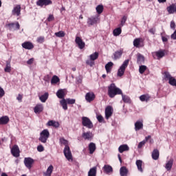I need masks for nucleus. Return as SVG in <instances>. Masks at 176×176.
<instances>
[{
  "mask_svg": "<svg viewBox=\"0 0 176 176\" xmlns=\"http://www.w3.org/2000/svg\"><path fill=\"white\" fill-rule=\"evenodd\" d=\"M175 27H176V25H175V22H174V21H172L170 22V28H171L172 30H175Z\"/></svg>",
  "mask_w": 176,
  "mask_h": 176,
  "instance_id": "e2e57ef3",
  "label": "nucleus"
},
{
  "mask_svg": "<svg viewBox=\"0 0 176 176\" xmlns=\"http://www.w3.org/2000/svg\"><path fill=\"white\" fill-rule=\"evenodd\" d=\"M23 49L26 50H32L34 49V44L30 41H25L21 45Z\"/></svg>",
  "mask_w": 176,
  "mask_h": 176,
  "instance_id": "f8f14e48",
  "label": "nucleus"
},
{
  "mask_svg": "<svg viewBox=\"0 0 176 176\" xmlns=\"http://www.w3.org/2000/svg\"><path fill=\"white\" fill-rule=\"evenodd\" d=\"M160 155V153L159 152V150L157 148H155L152 153V158L153 160H157V159H159Z\"/></svg>",
  "mask_w": 176,
  "mask_h": 176,
  "instance_id": "bb28decb",
  "label": "nucleus"
},
{
  "mask_svg": "<svg viewBox=\"0 0 176 176\" xmlns=\"http://www.w3.org/2000/svg\"><path fill=\"white\" fill-rule=\"evenodd\" d=\"M169 85L170 86H175L176 87V79L174 77L170 78V79L168 80Z\"/></svg>",
  "mask_w": 176,
  "mask_h": 176,
  "instance_id": "864d4df0",
  "label": "nucleus"
},
{
  "mask_svg": "<svg viewBox=\"0 0 176 176\" xmlns=\"http://www.w3.org/2000/svg\"><path fill=\"white\" fill-rule=\"evenodd\" d=\"M145 144H146V142H145V141H142V142H140L139 144H138V148H139V149H141V148H142V146H144V145H145Z\"/></svg>",
  "mask_w": 176,
  "mask_h": 176,
  "instance_id": "bf43d9fd",
  "label": "nucleus"
},
{
  "mask_svg": "<svg viewBox=\"0 0 176 176\" xmlns=\"http://www.w3.org/2000/svg\"><path fill=\"white\" fill-rule=\"evenodd\" d=\"M151 135H148L147 137L145 138V140H144L143 141H145V142H148V140H151Z\"/></svg>",
  "mask_w": 176,
  "mask_h": 176,
  "instance_id": "774afa93",
  "label": "nucleus"
},
{
  "mask_svg": "<svg viewBox=\"0 0 176 176\" xmlns=\"http://www.w3.org/2000/svg\"><path fill=\"white\" fill-rule=\"evenodd\" d=\"M144 129V122L142 121L138 120L135 123V131H140Z\"/></svg>",
  "mask_w": 176,
  "mask_h": 176,
  "instance_id": "2eb2a0df",
  "label": "nucleus"
},
{
  "mask_svg": "<svg viewBox=\"0 0 176 176\" xmlns=\"http://www.w3.org/2000/svg\"><path fill=\"white\" fill-rule=\"evenodd\" d=\"M85 100L87 102H92V101H94V100H96V94H94V92H87L85 95Z\"/></svg>",
  "mask_w": 176,
  "mask_h": 176,
  "instance_id": "1a4fd4ad",
  "label": "nucleus"
},
{
  "mask_svg": "<svg viewBox=\"0 0 176 176\" xmlns=\"http://www.w3.org/2000/svg\"><path fill=\"white\" fill-rule=\"evenodd\" d=\"M88 148H89L90 155H93V153L96 152V149H97V147L96 146V144L93 142H91L89 144Z\"/></svg>",
  "mask_w": 176,
  "mask_h": 176,
  "instance_id": "4be33fe9",
  "label": "nucleus"
},
{
  "mask_svg": "<svg viewBox=\"0 0 176 176\" xmlns=\"http://www.w3.org/2000/svg\"><path fill=\"white\" fill-rule=\"evenodd\" d=\"M162 42H168V38L166 36H162Z\"/></svg>",
  "mask_w": 176,
  "mask_h": 176,
  "instance_id": "338daca9",
  "label": "nucleus"
},
{
  "mask_svg": "<svg viewBox=\"0 0 176 176\" xmlns=\"http://www.w3.org/2000/svg\"><path fill=\"white\" fill-rule=\"evenodd\" d=\"M145 63V57L142 56L141 54H138L137 55V63L139 65H142V64H144Z\"/></svg>",
  "mask_w": 176,
  "mask_h": 176,
  "instance_id": "f3484780",
  "label": "nucleus"
},
{
  "mask_svg": "<svg viewBox=\"0 0 176 176\" xmlns=\"http://www.w3.org/2000/svg\"><path fill=\"white\" fill-rule=\"evenodd\" d=\"M34 63V58H32L30 59H29L28 61H27V64L28 65H31V64H33Z\"/></svg>",
  "mask_w": 176,
  "mask_h": 176,
  "instance_id": "69168bd1",
  "label": "nucleus"
},
{
  "mask_svg": "<svg viewBox=\"0 0 176 176\" xmlns=\"http://www.w3.org/2000/svg\"><path fill=\"white\" fill-rule=\"evenodd\" d=\"M126 70L124 69H122V67H120L118 69V73H117L118 76H120V77L123 76V75H124V72Z\"/></svg>",
  "mask_w": 176,
  "mask_h": 176,
  "instance_id": "09e8293b",
  "label": "nucleus"
},
{
  "mask_svg": "<svg viewBox=\"0 0 176 176\" xmlns=\"http://www.w3.org/2000/svg\"><path fill=\"white\" fill-rule=\"evenodd\" d=\"M113 67V63L112 62H109L105 65V69L106 72L107 74H111V71H112V68Z\"/></svg>",
  "mask_w": 176,
  "mask_h": 176,
  "instance_id": "412c9836",
  "label": "nucleus"
},
{
  "mask_svg": "<svg viewBox=\"0 0 176 176\" xmlns=\"http://www.w3.org/2000/svg\"><path fill=\"white\" fill-rule=\"evenodd\" d=\"M60 82V78L57 76H53L51 80L52 85H56V83H58Z\"/></svg>",
  "mask_w": 176,
  "mask_h": 176,
  "instance_id": "ea45409f",
  "label": "nucleus"
},
{
  "mask_svg": "<svg viewBox=\"0 0 176 176\" xmlns=\"http://www.w3.org/2000/svg\"><path fill=\"white\" fill-rule=\"evenodd\" d=\"M60 143L62 144V145H65V148H66L68 146V140H65L64 138H60Z\"/></svg>",
  "mask_w": 176,
  "mask_h": 176,
  "instance_id": "37998d69",
  "label": "nucleus"
},
{
  "mask_svg": "<svg viewBox=\"0 0 176 176\" xmlns=\"http://www.w3.org/2000/svg\"><path fill=\"white\" fill-rule=\"evenodd\" d=\"M155 55L157 57V59L160 60V58H163V57L166 56V50H159L155 52Z\"/></svg>",
  "mask_w": 176,
  "mask_h": 176,
  "instance_id": "393cba45",
  "label": "nucleus"
},
{
  "mask_svg": "<svg viewBox=\"0 0 176 176\" xmlns=\"http://www.w3.org/2000/svg\"><path fill=\"white\" fill-rule=\"evenodd\" d=\"M98 21H100V18L98 16H91L87 19V25L89 27H91V25L97 24Z\"/></svg>",
  "mask_w": 176,
  "mask_h": 176,
  "instance_id": "39448f33",
  "label": "nucleus"
},
{
  "mask_svg": "<svg viewBox=\"0 0 176 176\" xmlns=\"http://www.w3.org/2000/svg\"><path fill=\"white\" fill-rule=\"evenodd\" d=\"M136 166L138 167V169L139 171H140V173H142L144 171V170L142 169V161L138 160L136 161Z\"/></svg>",
  "mask_w": 176,
  "mask_h": 176,
  "instance_id": "4c0bfd02",
  "label": "nucleus"
},
{
  "mask_svg": "<svg viewBox=\"0 0 176 176\" xmlns=\"http://www.w3.org/2000/svg\"><path fill=\"white\" fill-rule=\"evenodd\" d=\"M121 96L122 98V101H124V102H125L126 104H130V102H131V99H130V97H129L126 95H124L123 94Z\"/></svg>",
  "mask_w": 176,
  "mask_h": 176,
  "instance_id": "58836bf2",
  "label": "nucleus"
},
{
  "mask_svg": "<svg viewBox=\"0 0 176 176\" xmlns=\"http://www.w3.org/2000/svg\"><path fill=\"white\" fill-rule=\"evenodd\" d=\"M133 46L135 47H144V38H137L133 41Z\"/></svg>",
  "mask_w": 176,
  "mask_h": 176,
  "instance_id": "423d86ee",
  "label": "nucleus"
},
{
  "mask_svg": "<svg viewBox=\"0 0 176 176\" xmlns=\"http://www.w3.org/2000/svg\"><path fill=\"white\" fill-rule=\"evenodd\" d=\"M103 170L106 174H109V173H113V168H112L111 165H104L103 167Z\"/></svg>",
  "mask_w": 176,
  "mask_h": 176,
  "instance_id": "c85d7f7f",
  "label": "nucleus"
},
{
  "mask_svg": "<svg viewBox=\"0 0 176 176\" xmlns=\"http://www.w3.org/2000/svg\"><path fill=\"white\" fill-rule=\"evenodd\" d=\"M96 12H97L98 14H101V13H102V12H104V6L98 5L96 7Z\"/></svg>",
  "mask_w": 176,
  "mask_h": 176,
  "instance_id": "79ce46f5",
  "label": "nucleus"
},
{
  "mask_svg": "<svg viewBox=\"0 0 176 176\" xmlns=\"http://www.w3.org/2000/svg\"><path fill=\"white\" fill-rule=\"evenodd\" d=\"M34 111L35 113H41V112H43V104H36L34 108Z\"/></svg>",
  "mask_w": 176,
  "mask_h": 176,
  "instance_id": "aec40b11",
  "label": "nucleus"
},
{
  "mask_svg": "<svg viewBox=\"0 0 176 176\" xmlns=\"http://www.w3.org/2000/svg\"><path fill=\"white\" fill-rule=\"evenodd\" d=\"M112 107L107 106L105 109V118L106 119H109L112 116Z\"/></svg>",
  "mask_w": 176,
  "mask_h": 176,
  "instance_id": "dca6fc26",
  "label": "nucleus"
},
{
  "mask_svg": "<svg viewBox=\"0 0 176 176\" xmlns=\"http://www.w3.org/2000/svg\"><path fill=\"white\" fill-rule=\"evenodd\" d=\"M60 104L62 108H63L65 111H67V109H68V105H67V100H65V99H62V100L60 101Z\"/></svg>",
  "mask_w": 176,
  "mask_h": 176,
  "instance_id": "f704fd0d",
  "label": "nucleus"
},
{
  "mask_svg": "<svg viewBox=\"0 0 176 176\" xmlns=\"http://www.w3.org/2000/svg\"><path fill=\"white\" fill-rule=\"evenodd\" d=\"M146 69H148V67L145 65H140L139 67V72L140 74H144V72H145V71H146Z\"/></svg>",
  "mask_w": 176,
  "mask_h": 176,
  "instance_id": "de8ad7c7",
  "label": "nucleus"
},
{
  "mask_svg": "<svg viewBox=\"0 0 176 176\" xmlns=\"http://www.w3.org/2000/svg\"><path fill=\"white\" fill-rule=\"evenodd\" d=\"M50 137V133H49V130L44 129L41 133H40V138H38V140L41 141V142H43V144H46L47 142V138Z\"/></svg>",
  "mask_w": 176,
  "mask_h": 176,
  "instance_id": "f03ea898",
  "label": "nucleus"
},
{
  "mask_svg": "<svg viewBox=\"0 0 176 176\" xmlns=\"http://www.w3.org/2000/svg\"><path fill=\"white\" fill-rule=\"evenodd\" d=\"M140 100L142 102H148V101H149V100H151V96H149V94H143L140 96Z\"/></svg>",
  "mask_w": 176,
  "mask_h": 176,
  "instance_id": "b1692460",
  "label": "nucleus"
},
{
  "mask_svg": "<svg viewBox=\"0 0 176 176\" xmlns=\"http://www.w3.org/2000/svg\"><path fill=\"white\" fill-rule=\"evenodd\" d=\"M24 164L28 170H31L32 168V164H34V159L31 157H25L24 159Z\"/></svg>",
  "mask_w": 176,
  "mask_h": 176,
  "instance_id": "20e7f679",
  "label": "nucleus"
},
{
  "mask_svg": "<svg viewBox=\"0 0 176 176\" xmlns=\"http://www.w3.org/2000/svg\"><path fill=\"white\" fill-rule=\"evenodd\" d=\"M96 119L99 123H102V122H104V117H102L101 115H98L96 116Z\"/></svg>",
  "mask_w": 176,
  "mask_h": 176,
  "instance_id": "6e6d98bb",
  "label": "nucleus"
},
{
  "mask_svg": "<svg viewBox=\"0 0 176 176\" xmlns=\"http://www.w3.org/2000/svg\"><path fill=\"white\" fill-rule=\"evenodd\" d=\"M82 138L85 140H90L91 138V133L86 132L82 133Z\"/></svg>",
  "mask_w": 176,
  "mask_h": 176,
  "instance_id": "a18cd8bd",
  "label": "nucleus"
},
{
  "mask_svg": "<svg viewBox=\"0 0 176 176\" xmlns=\"http://www.w3.org/2000/svg\"><path fill=\"white\" fill-rule=\"evenodd\" d=\"M82 124L84 127H87V129H93L94 127L93 122L87 117L82 118Z\"/></svg>",
  "mask_w": 176,
  "mask_h": 176,
  "instance_id": "7ed1b4c3",
  "label": "nucleus"
},
{
  "mask_svg": "<svg viewBox=\"0 0 176 176\" xmlns=\"http://www.w3.org/2000/svg\"><path fill=\"white\" fill-rule=\"evenodd\" d=\"M55 35L58 38H64V36H65V32H64L63 31H59L58 32H56Z\"/></svg>",
  "mask_w": 176,
  "mask_h": 176,
  "instance_id": "8fccbe9b",
  "label": "nucleus"
},
{
  "mask_svg": "<svg viewBox=\"0 0 176 176\" xmlns=\"http://www.w3.org/2000/svg\"><path fill=\"white\" fill-rule=\"evenodd\" d=\"M66 94L65 89H59L56 92L58 98H60L61 100H64V97H65Z\"/></svg>",
  "mask_w": 176,
  "mask_h": 176,
  "instance_id": "a211bd4d",
  "label": "nucleus"
},
{
  "mask_svg": "<svg viewBox=\"0 0 176 176\" xmlns=\"http://www.w3.org/2000/svg\"><path fill=\"white\" fill-rule=\"evenodd\" d=\"M16 100H18V101L19 102H22V101H23V95H21V94H19L18 95V96H17V98H16Z\"/></svg>",
  "mask_w": 176,
  "mask_h": 176,
  "instance_id": "680f3d73",
  "label": "nucleus"
},
{
  "mask_svg": "<svg viewBox=\"0 0 176 176\" xmlns=\"http://www.w3.org/2000/svg\"><path fill=\"white\" fill-rule=\"evenodd\" d=\"M53 170H54V167H53V165H50L46 172L43 173L44 176H52V173H53Z\"/></svg>",
  "mask_w": 176,
  "mask_h": 176,
  "instance_id": "a878e982",
  "label": "nucleus"
},
{
  "mask_svg": "<svg viewBox=\"0 0 176 176\" xmlns=\"http://www.w3.org/2000/svg\"><path fill=\"white\" fill-rule=\"evenodd\" d=\"M120 174L121 176H127L129 174V169L126 166H122L120 169Z\"/></svg>",
  "mask_w": 176,
  "mask_h": 176,
  "instance_id": "cd10ccee",
  "label": "nucleus"
},
{
  "mask_svg": "<svg viewBox=\"0 0 176 176\" xmlns=\"http://www.w3.org/2000/svg\"><path fill=\"white\" fill-rule=\"evenodd\" d=\"M148 32H150V34H152V35H155V32H156V29L155 28H151L148 30Z\"/></svg>",
  "mask_w": 176,
  "mask_h": 176,
  "instance_id": "0e129e2a",
  "label": "nucleus"
},
{
  "mask_svg": "<svg viewBox=\"0 0 176 176\" xmlns=\"http://www.w3.org/2000/svg\"><path fill=\"white\" fill-rule=\"evenodd\" d=\"M163 75H164V80H166V81L167 80L169 81L173 78V76H171V74H170V72H164L163 73Z\"/></svg>",
  "mask_w": 176,
  "mask_h": 176,
  "instance_id": "c9c22d12",
  "label": "nucleus"
},
{
  "mask_svg": "<svg viewBox=\"0 0 176 176\" xmlns=\"http://www.w3.org/2000/svg\"><path fill=\"white\" fill-rule=\"evenodd\" d=\"M37 42L38 43H43V42H45V36H39L37 38Z\"/></svg>",
  "mask_w": 176,
  "mask_h": 176,
  "instance_id": "5fc2aeb1",
  "label": "nucleus"
},
{
  "mask_svg": "<svg viewBox=\"0 0 176 176\" xmlns=\"http://www.w3.org/2000/svg\"><path fill=\"white\" fill-rule=\"evenodd\" d=\"M47 21L50 23V21H54V15L50 14L47 19Z\"/></svg>",
  "mask_w": 176,
  "mask_h": 176,
  "instance_id": "4d7b16f0",
  "label": "nucleus"
},
{
  "mask_svg": "<svg viewBox=\"0 0 176 176\" xmlns=\"http://www.w3.org/2000/svg\"><path fill=\"white\" fill-rule=\"evenodd\" d=\"M53 1L52 0H38L36 1L37 6H41V8H43V6H48V5H52Z\"/></svg>",
  "mask_w": 176,
  "mask_h": 176,
  "instance_id": "0eeeda50",
  "label": "nucleus"
},
{
  "mask_svg": "<svg viewBox=\"0 0 176 176\" xmlns=\"http://www.w3.org/2000/svg\"><path fill=\"white\" fill-rule=\"evenodd\" d=\"M37 151L38 152H43L45 151V147L42 144L37 146Z\"/></svg>",
  "mask_w": 176,
  "mask_h": 176,
  "instance_id": "13d9d810",
  "label": "nucleus"
},
{
  "mask_svg": "<svg viewBox=\"0 0 176 176\" xmlns=\"http://www.w3.org/2000/svg\"><path fill=\"white\" fill-rule=\"evenodd\" d=\"M123 95V91L120 88L116 87L115 83H111L108 87V96L110 98H115L116 96Z\"/></svg>",
  "mask_w": 176,
  "mask_h": 176,
  "instance_id": "f257e3e1",
  "label": "nucleus"
},
{
  "mask_svg": "<svg viewBox=\"0 0 176 176\" xmlns=\"http://www.w3.org/2000/svg\"><path fill=\"white\" fill-rule=\"evenodd\" d=\"M120 34H122V26H119V28L114 29L113 31V35L114 36H119Z\"/></svg>",
  "mask_w": 176,
  "mask_h": 176,
  "instance_id": "c756f323",
  "label": "nucleus"
},
{
  "mask_svg": "<svg viewBox=\"0 0 176 176\" xmlns=\"http://www.w3.org/2000/svg\"><path fill=\"white\" fill-rule=\"evenodd\" d=\"M63 153L67 160H71L72 159V153H71L69 146L65 147Z\"/></svg>",
  "mask_w": 176,
  "mask_h": 176,
  "instance_id": "9d476101",
  "label": "nucleus"
},
{
  "mask_svg": "<svg viewBox=\"0 0 176 176\" xmlns=\"http://www.w3.org/2000/svg\"><path fill=\"white\" fill-rule=\"evenodd\" d=\"M174 163V160L170 159L166 164L165 168H166L167 171H170L171 168H173V164Z\"/></svg>",
  "mask_w": 176,
  "mask_h": 176,
  "instance_id": "473e14b6",
  "label": "nucleus"
},
{
  "mask_svg": "<svg viewBox=\"0 0 176 176\" xmlns=\"http://www.w3.org/2000/svg\"><path fill=\"white\" fill-rule=\"evenodd\" d=\"M65 101L69 105H74V104L76 102V100L71 98H67L65 99Z\"/></svg>",
  "mask_w": 176,
  "mask_h": 176,
  "instance_id": "603ef678",
  "label": "nucleus"
},
{
  "mask_svg": "<svg viewBox=\"0 0 176 176\" xmlns=\"http://www.w3.org/2000/svg\"><path fill=\"white\" fill-rule=\"evenodd\" d=\"M11 154L14 157H20V148L19 146L14 145L11 148Z\"/></svg>",
  "mask_w": 176,
  "mask_h": 176,
  "instance_id": "6e6552de",
  "label": "nucleus"
},
{
  "mask_svg": "<svg viewBox=\"0 0 176 176\" xmlns=\"http://www.w3.org/2000/svg\"><path fill=\"white\" fill-rule=\"evenodd\" d=\"M5 72H10L12 71V66L10 65V62H6V67L4 69Z\"/></svg>",
  "mask_w": 176,
  "mask_h": 176,
  "instance_id": "a19ab883",
  "label": "nucleus"
},
{
  "mask_svg": "<svg viewBox=\"0 0 176 176\" xmlns=\"http://www.w3.org/2000/svg\"><path fill=\"white\" fill-rule=\"evenodd\" d=\"M122 54H123V51L122 50L116 51L113 54L115 60H118V59L120 58V57H122Z\"/></svg>",
  "mask_w": 176,
  "mask_h": 176,
  "instance_id": "e433bc0d",
  "label": "nucleus"
},
{
  "mask_svg": "<svg viewBox=\"0 0 176 176\" xmlns=\"http://www.w3.org/2000/svg\"><path fill=\"white\" fill-rule=\"evenodd\" d=\"M130 62V60L129 59L125 60L122 65L120 66V68H122L123 69L126 70V68H127V66L129 65V63Z\"/></svg>",
  "mask_w": 176,
  "mask_h": 176,
  "instance_id": "3c124183",
  "label": "nucleus"
},
{
  "mask_svg": "<svg viewBox=\"0 0 176 176\" xmlns=\"http://www.w3.org/2000/svg\"><path fill=\"white\" fill-rule=\"evenodd\" d=\"M97 175V167L91 168L88 172V176H96Z\"/></svg>",
  "mask_w": 176,
  "mask_h": 176,
  "instance_id": "2f4dec72",
  "label": "nucleus"
},
{
  "mask_svg": "<svg viewBox=\"0 0 176 176\" xmlns=\"http://www.w3.org/2000/svg\"><path fill=\"white\" fill-rule=\"evenodd\" d=\"M9 117L8 116H4L0 118V125L8 124L9 123Z\"/></svg>",
  "mask_w": 176,
  "mask_h": 176,
  "instance_id": "5701e85b",
  "label": "nucleus"
},
{
  "mask_svg": "<svg viewBox=\"0 0 176 176\" xmlns=\"http://www.w3.org/2000/svg\"><path fill=\"white\" fill-rule=\"evenodd\" d=\"M126 21H127V16L124 15L122 16L121 19L120 24L119 25V27H123L124 24H126Z\"/></svg>",
  "mask_w": 176,
  "mask_h": 176,
  "instance_id": "c03bdc74",
  "label": "nucleus"
},
{
  "mask_svg": "<svg viewBox=\"0 0 176 176\" xmlns=\"http://www.w3.org/2000/svg\"><path fill=\"white\" fill-rule=\"evenodd\" d=\"M7 27L9 28V30L10 31H12V30H20V23H19V22H16L14 23H8L7 25Z\"/></svg>",
  "mask_w": 176,
  "mask_h": 176,
  "instance_id": "4468645a",
  "label": "nucleus"
},
{
  "mask_svg": "<svg viewBox=\"0 0 176 176\" xmlns=\"http://www.w3.org/2000/svg\"><path fill=\"white\" fill-rule=\"evenodd\" d=\"M49 98V93L45 92L43 95L39 97V100L41 102H46L47 100Z\"/></svg>",
  "mask_w": 176,
  "mask_h": 176,
  "instance_id": "72a5a7b5",
  "label": "nucleus"
},
{
  "mask_svg": "<svg viewBox=\"0 0 176 176\" xmlns=\"http://www.w3.org/2000/svg\"><path fill=\"white\" fill-rule=\"evenodd\" d=\"M47 126H52V127H55L56 129L60 127V123L58 122H56L54 120H50L47 122Z\"/></svg>",
  "mask_w": 176,
  "mask_h": 176,
  "instance_id": "7c9ffc66",
  "label": "nucleus"
},
{
  "mask_svg": "<svg viewBox=\"0 0 176 176\" xmlns=\"http://www.w3.org/2000/svg\"><path fill=\"white\" fill-rule=\"evenodd\" d=\"M75 43L76 45H78V47L80 49H85V46H86L85 41H83V40H82V38L79 36H76Z\"/></svg>",
  "mask_w": 176,
  "mask_h": 176,
  "instance_id": "9b49d317",
  "label": "nucleus"
},
{
  "mask_svg": "<svg viewBox=\"0 0 176 176\" xmlns=\"http://www.w3.org/2000/svg\"><path fill=\"white\" fill-rule=\"evenodd\" d=\"M127 151H130V147L127 144L120 145L118 148L120 153H123V152H126Z\"/></svg>",
  "mask_w": 176,
  "mask_h": 176,
  "instance_id": "6ab92c4d",
  "label": "nucleus"
},
{
  "mask_svg": "<svg viewBox=\"0 0 176 176\" xmlns=\"http://www.w3.org/2000/svg\"><path fill=\"white\" fill-rule=\"evenodd\" d=\"M5 96V91L0 87V98H2Z\"/></svg>",
  "mask_w": 176,
  "mask_h": 176,
  "instance_id": "052dcab7",
  "label": "nucleus"
},
{
  "mask_svg": "<svg viewBox=\"0 0 176 176\" xmlns=\"http://www.w3.org/2000/svg\"><path fill=\"white\" fill-rule=\"evenodd\" d=\"M98 58V52H96L95 53L90 55V60L94 61Z\"/></svg>",
  "mask_w": 176,
  "mask_h": 176,
  "instance_id": "49530a36",
  "label": "nucleus"
},
{
  "mask_svg": "<svg viewBox=\"0 0 176 176\" xmlns=\"http://www.w3.org/2000/svg\"><path fill=\"white\" fill-rule=\"evenodd\" d=\"M13 16H20L21 14V6L16 5L12 10Z\"/></svg>",
  "mask_w": 176,
  "mask_h": 176,
  "instance_id": "ddd939ff",
  "label": "nucleus"
}]
</instances>
